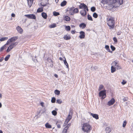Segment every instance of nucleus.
<instances>
[{
	"label": "nucleus",
	"mask_w": 133,
	"mask_h": 133,
	"mask_svg": "<svg viewBox=\"0 0 133 133\" xmlns=\"http://www.w3.org/2000/svg\"><path fill=\"white\" fill-rule=\"evenodd\" d=\"M30 15V14H28V15H24V16L25 17H27L29 18Z\"/></svg>",
	"instance_id": "60"
},
{
	"label": "nucleus",
	"mask_w": 133,
	"mask_h": 133,
	"mask_svg": "<svg viewBox=\"0 0 133 133\" xmlns=\"http://www.w3.org/2000/svg\"><path fill=\"white\" fill-rule=\"evenodd\" d=\"M115 101V99L112 98L108 102V105L109 106L111 105L114 103Z\"/></svg>",
	"instance_id": "5"
},
{
	"label": "nucleus",
	"mask_w": 133,
	"mask_h": 133,
	"mask_svg": "<svg viewBox=\"0 0 133 133\" xmlns=\"http://www.w3.org/2000/svg\"><path fill=\"white\" fill-rule=\"evenodd\" d=\"M18 44V42H15L14 43H12L11 45V46H12L13 47H14L15 46H16V45H17Z\"/></svg>",
	"instance_id": "35"
},
{
	"label": "nucleus",
	"mask_w": 133,
	"mask_h": 133,
	"mask_svg": "<svg viewBox=\"0 0 133 133\" xmlns=\"http://www.w3.org/2000/svg\"><path fill=\"white\" fill-rule=\"evenodd\" d=\"M107 1V0H102L101 1V3L104 4H108V2Z\"/></svg>",
	"instance_id": "36"
},
{
	"label": "nucleus",
	"mask_w": 133,
	"mask_h": 133,
	"mask_svg": "<svg viewBox=\"0 0 133 133\" xmlns=\"http://www.w3.org/2000/svg\"><path fill=\"white\" fill-rule=\"evenodd\" d=\"M105 48L109 52L112 53V51H110V49L109 46L108 45H105Z\"/></svg>",
	"instance_id": "17"
},
{
	"label": "nucleus",
	"mask_w": 133,
	"mask_h": 133,
	"mask_svg": "<svg viewBox=\"0 0 133 133\" xmlns=\"http://www.w3.org/2000/svg\"><path fill=\"white\" fill-rule=\"evenodd\" d=\"M67 131V130L65 128H64V130L63 131L62 133H66Z\"/></svg>",
	"instance_id": "50"
},
{
	"label": "nucleus",
	"mask_w": 133,
	"mask_h": 133,
	"mask_svg": "<svg viewBox=\"0 0 133 133\" xmlns=\"http://www.w3.org/2000/svg\"><path fill=\"white\" fill-rule=\"evenodd\" d=\"M78 8H74V9L73 10V11L75 13H78Z\"/></svg>",
	"instance_id": "42"
},
{
	"label": "nucleus",
	"mask_w": 133,
	"mask_h": 133,
	"mask_svg": "<svg viewBox=\"0 0 133 133\" xmlns=\"http://www.w3.org/2000/svg\"><path fill=\"white\" fill-rule=\"evenodd\" d=\"M11 42L10 41V40H9V39L7 41L5 45L6 46V45H7L9 44V43Z\"/></svg>",
	"instance_id": "58"
},
{
	"label": "nucleus",
	"mask_w": 133,
	"mask_h": 133,
	"mask_svg": "<svg viewBox=\"0 0 133 133\" xmlns=\"http://www.w3.org/2000/svg\"><path fill=\"white\" fill-rule=\"evenodd\" d=\"M74 8V7H72L69 8H68L67 11H69V12L73 11Z\"/></svg>",
	"instance_id": "26"
},
{
	"label": "nucleus",
	"mask_w": 133,
	"mask_h": 133,
	"mask_svg": "<svg viewBox=\"0 0 133 133\" xmlns=\"http://www.w3.org/2000/svg\"><path fill=\"white\" fill-rule=\"evenodd\" d=\"M116 71V68L113 66H112L111 67V73H113Z\"/></svg>",
	"instance_id": "19"
},
{
	"label": "nucleus",
	"mask_w": 133,
	"mask_h": 133,
	"mask_svg": "<svg viewBox=\"0 0 133 133\" xmlns=\"http://www.w3.org/2000/svg\"><path fill=\"white\" fill-rule=\"evenodd\" d=\"M113 40L116 43L117 42V40L116 37H114L113 38Z\"/></svg>",
	"instance_id": "52"
},
{
	"label": "nucleus",
	"mask_w": 133,
	"mask_h": 133,
	"mask_svg": "<svg viewBox=\"0 0 133 133\" xmlns=\"http://www.w3.org/2000/svg\"><path fill=\"white\" fill-rule=\"evenodd\" d=\"M71 119V117H70V118H67L64 124H67Z\"/></svg>",
	"instance_id": "25"
},
{
	"label": "nucleus",
	"mask_w": 133,
	"mask_h": 133,
	"mask_svg": "<svg viewBox=\"0 0 133 133\" xmlns=\"http://www.w3.org/2000/svg\"><path fill=\"white\" fill-rule=\"evenodd\" d=\"M62 123V122L59 120H58V121H57L56 123V124H61Z\"/></svg>",
	"instance_id": "53"
},
{
	"label": "nucleus",
	"mask_w": 133,
	"mask_h": 133,
	"mask_svg": "<svg viewBox=\"0 0 133 133\" xmlns=\"http://www.w3.org/2000/svg\"><path fill=\"white\" fill-rule=\"evenodd\" d=\"M91 129V126L89 123H85L83 124L82 130L84 132H89Z\"/></svg>",
	"instance_id": "2"
},
{
	"label": "nucleus",
	"mask_w": 133,
	"mask_h": 133,
	"mask_svg": "<svg viewBox=\"0 0 133 133\" xmlns=\"http://www.w3.org/2000/svg\"><path fill=\"white\" fill-rule=\"evenodd\" d=\"M53 14L55 16H57L59 15V13L58 12L56 11H54L53 12Z\"/></svg>",
	"instance_id": "29"
},
{
	"label": "nucleus",
	"mask_w": 133,
	"mask_h": 133,
	"mask_svg": "<svg viewBox=\"0 0 133 133\" xmlns=\"http://www.w3.org/2000/svg\"><path fill=\"white\" fill-rule=\"evenodd\" d=\"M63 38L64 39L66 40H69L71 38L70 36L69 35H64Z\"/></svg>",
	"instance_id": "10"
},
{
	"label": "nucleus",
	"mask_w": 133,
	"mask_h": 133,
	"mask_svg": "<svg viewBox=\"0 0 133 133\" xmlns=\"http://www.w3.org/2000/svg\"><path fill=\"white\" fill-rule=\"evenodd\" d=\"M43 11V9L42 8H39L37 10V12H40Z\"/></svg>",
	"instance_id": "24"
},
{
	"label": "nucleus",
	"mask_w": 133,
	"mask_h": 133,
	"mask_svg": "<svg viewBox=\"0 0 133 133\" xmlns=\"http://www.w3.org/2000/svg\"><path fill=\"white\" fill-rule=\"evenodd\" d=\"M96 9V8L94 6L92 7L91 8V10L92 12L95 11Z\"/></svg>",
	"instance_id": "37"
},
{
	"label": "nucleus",
	"mask_w": 133,
	"mask_h": 133,
	"mask_svg": "<svg viewBox=\"0 0 133 133\" xmlns=\"http://www.w3.org/2000/svg\"><path fill=\"white\" fill-rule=\"evenodd\" d=\"M72 115H70V114H69L68 115V116L67 117V118H70V117H71V118H72Z\"/></svg>",
	"instance_id": "59"
},
{
	"label": "nucleus",
	"mask_w": 133,
	"mask_h": 133,
	"mask_svg": "<svg viewBox=\"0 0 133 133\" xmlns=\"http://www.w3.org/2000/svg\"><path fill=\"white\" fill-rule=\"evenodd\" d=\"M28 3L29 8L32 5L33 3V0H27Z\"/></svg>",
	"instance_id": "12"
},
{
	"label": "nucleus",
	"mask_w": 133,
	"mask_h": 133,
	"mask_svg": "<svg viewBox=\"0 0 133 133\" xmlns=\"http://www.w3.org/2000/svg\"><path fill=\"white\" fill-rule=\"evenodd\" d=\"M107 24L109 27V28L110 29H113L115 26V21L114 18L112 17H111L107 19Z\"/></svg>",
	"instance_id": "1"
},
{
	"label": "nucleus",
	"mask_w": 133,
	"mask_h": 133,
	"mask_svg": "<svg viewBox=\"0 0 133 133\" xmlns=\"http://www.w3.org/2000/svg\"><path fill=\"white\" fill-rule=\"evenodd\" d=\"M10 50H11L10 49L9 47L7 48V49L6 50V51L7 52H9Z\"/></svg>",
	"instance_id": "62"
},
{
	"label": "nucleus",
	"mask_w": 133,
	"mask_h": 133,
	"mask_svg": "<svg viewBox=\"0 0 133 133\" xmlns=\"http://www.w3.org/2000/svg\"><path fill=\"white\" fill-rule=\"evenodd\" d=\"M127 123V122L126 121H124L123 124V125H122L123 127L124 128L125 127Z\"/></svg>",
	"instance_id": "46"
},
{
	"label": "nucleus",
	"mask_w": 133,
	"mask_h": 133,
	"mask_svg": "<svg viewBox=\"0 0 133 133\" xmlns=\"http://www.w3.org/2000/svg\"><path fill=\"white\" fill-rule=\"evenodd\" d=\"M65 60L64 61V63L65 65L66 66V68H69V65L67 61L66 60L65 58Z\"/></svg>",
	"instance_id": "30"
},
{
	"label": "nucleus",
	"mask_w": 133,
	"mask_h": 133,
	"mask_svg": "<svg viewBox=\"0 0 133 133\" xmlns=\"http://www.w3.org/2000/svg\"><path fill=\"white\" fill-rule=\"evenodd\" d=\"M16 29L19 33L22 34L23 33V30L20 26H18L16 28Z\"/></svg>",
	"instance_id": "8"
},
{
	"label": "nucleus",
	"mask_w": 133,
	"mask_h": 133,
	"mask_svg": "<svg viewBox=\"0 0 133 133\" xmlns=\"http://www.w3.org/2000/svg\"><path fill=\"white\" fill-rule=\"evenodd\" d=\"M54 93L56 95H58L60 94V91L57 89H56L55 90Z\"/></svg>",
	"instance_id": "22"
},
{
	"label": "nucleus",
	"mask_w": 133,
	"mask_h": 133,
	"mask_svg": "<svg viewBox=\"0 0 133 133\" xmlns=\"http://www.w3.org/2000/svg\"><path fill=\"white\" fill-rule=\"evenodd\" d=\"M84 10H82L80 11V13L82 15L84 16Z\"/></svg>",
	"instance_id": "41"
},
{
	"label": "nucleus",
	"mask_w": 133,
	"mask_h": 133,
	"mask_svg": "<svg viewBox=\"0 0 133 133\" xmlns=\"http://www.w3.org/2000/svg\"><path fill=\"white\" fill-rule=\"evenodd\" d=\"M67 2L65 1H64L61 2V6H64L66 5Z\"/></svg>",
	"instance_id": "16"
},
{
	"label": "nucleus",
	"mask_w": 133,
	"mask_h": 133,
	"mask_svg": "<svg viewBox=\"0 0 133 133\" xmlns=\"http://www.w3.org/2000/svg\"><path fill=\"white\" fill-rule=\"evenodd\" d=\"M6 48V46H5V45H4L1 48L0 51H2L5 48Z\"/></svg>",
	"instance_id": "40"
},
{
	"label": "nucleus",
	"mask_w": 133,
	"mask_h": 133,
	"mask_svg": "<svg viewBox=\"0 0 133 133\" xmlns=\"http://www.w3.org/2000/svg\"><path fill=\"white\" fill-rule=\"evenodd\" d=\"M106 91L105 90H104L100 91L99 93V96L101 97L102 99H103L106 97Z\"/></svg>",
	"instance_id": "4"
},
{
	"label": "nucleus",
	"mask_w": 133,
	"mask_h": 133,
	"mask_svg": "<svg viewBox=\"0 0 133 133\" xmlns=\"http://www.w3.org/2000/svg\"><path fill=\"white\" fill-rule=\"evenodd\" d=\"M118 64L117 62H115V61H114L112 62V66H115Z\"/></svg>",
	"instance_id": "43"
},
{
	"label": "nucleus",
	"mask_w": 133,
	"mask_h": 133,
	"mask_svg": "<svg viewBox=\"0 0 133 133\" xmlns=\"http://www.w3.org/2000/svg\"><path fill=\"white\" fill-rule=\"evenodd\" d=\"M115 68L117 69H121V67L119 66V64L118 63L115 66Z\"/></svg>",
	"instance_id": "44"
},
{
	"label": "nucleus",
	"mask_w": 133,
	"mask_h": 133,
	"mask_svg": "<svg viewBox=\"0 0 133 133\" xmlns=\"http://www.w3.org/2000/svg\"><path fill=\"white\" fill-rule=\"evenodd\" d=\"M86 24L84 23H83L80 24L79 26L80 28H82V29L84 28L86 26Z\"/></svg>",
	"instance_id": "13"
},
{
	"label": "nucleus",
	"mask_w": 133,
	"mask_h": 133,
	"mask_svg": "<svg viewBox=\"0 0 133 133\" xmlns=\"http://www.w3.org/2000/svg\"><path fill=\"white\" fill-rule=\"evenodd\" d=\"M103 86L102 85H100L99 87L98 90H100L102 89H103Z\"/></svg>",
	"instance_id": "48"
},
{
	"label": "nucleus",
	"mask_w": 133,
	"mask_h": 133,
	"mask_svg": "<svg viewBox=\"0 0 133 133\" xmlns=\"http://www.w3.org/2000/svg\"><path fill=\"white\" fill-rule=\"evenodd\" d=\"M128 99V98L127 97H124L123 99V100L124 102H125L127 101Z\"/></svg>",
	"instance_id": "51"
},
{
	"label": "nucleus",
	"mask_w": 133,
	"mask_h": 133,
	"mask_svg": "<svg viewBox=\"0 0 133 133\" xmlns=\"http://www.w3.org/2000/svg\"><path fill=\"white\" fill-rule=\"evenodd\" d=\"M69 12L70 13V14L71 15H73L75 13L73 11H70Z\"/></svg>",
	"instance_id": "61"
},
{
	"label": "nucleus",
	"mask_w": 133,
	"mask_h": 133,
	"mask_svg": "<svg viewBox=\"0 0 133 133\" xmlns=\"http://www.w3.org/2000/svg\"><path fill=\"white\" fill-rule=\"evenodd\" d=\"M52 114L54 116H56L57 115V112L55 110H53L52 111Z\"/></svg>",
	"instance_id": "33"
},
{
	"label": "nucleus",
	"mask_w": 133,
	"mask_h": 133,
	"mask_svg": "<svg viewBox=\"0 0 133 133\" xmlns=\"http://www.w3.org/2000/svg\"><path fill=\"white\" fill-rule=\"evenodd\" d=\"M88 19L90 21H92L93 19L91 16L89 14L88 15Z\"/></svg>",
	"instance_id": "27"
},
{
	"label": "nucleus",
	"mask_w": 133,
	"mask_h": 133,
	"mask_svg": "<svg viewBox=\"0 0 133 133\" xmlns=\"http://www.w3.org/2000/svg\"><path fill=\"white\" fill-rule=\"evenodd\" d=\"M76 31L75 30H72L71 31V33L72 34H74L75 33Z\"/></svg>",
	"instance_id": "63"
},
{
	"label": "nucleus",
	"mask_w": 133,
	"mask_h": 133,
	"mask_svg": "<svg viewBox=\"0 0 133 133\" xmlns=\"http://www.w3.org/2000/svg\"><path fill=\"white\" fill-rule=\"evenodd\" d=\"M80 35L79 36V37L81 39L84 38L85 37V33L83 31H81L79 32Z\"/></svg>",
	"instance_id": "6"
},
{
	"label": "nucleus",
	"mask_w": 133,
	"mask_h": 133,
	"mask_svg": "<svg viewBox=\"0 0 133 133\" xmlns=\"http://www.w3.org/2000/svg\"><path fill=\"white\" fill-rule=\"evenodd\" d=\"M87 6L84 3H82L80 4L79 5V8L80 9H84Z\"/></svg>",
	"instance_id": "11"
},
{
	"label": "nucleus",
	"mask_w": 133,
	"mask_h": 133,
	"mask_svg": "<svg viewBox=\"0 0 133 133\" xmlns=\"http://www.w3.org/2000/svg\"><path fill=\"white\" fill-rule=\"evenodd\" d=\"M121 33H122V32L120 31H118L117 32V34L118 35H120L121 34Z\"/></svg>",
	"instance_id": "56"
},
{
	"label": "nucleus",
	"mask_w": 133,
	"mask_h": 133,
	"mask_svg": "<svg viewBox=\"0 0 133 133\" xmlns=\"http://www.w3.org/2000/svg\"><path fill=\"white\" fill-rule=\"evenodd\" d=\"M45 127L47 128H51L52 127L51 125L47 123L45 124Z\"/></svg>",
	"instance_id": "18"
},
{
	"label": "nucleus",
	"mask_w": 133,
	"mask_h": 133,
	"mask_svg": "<svg viewBox=\"0 0 133 133\" xmlns=\"http://www.w3.org/2000/svg\"><path fill=\"white\" fill-rule=\"evenodd\" d=\"M56 103L59 104H61L62 103V101L60 99H57L56 100Z\"/></svg>",
	"instance_id": "38"
},
{
	"label": "nucleus",
	"mask_w": 133,
	"mask_h": 133,
	"mask_svg": "<svg viewBox=\"0 0 133 133\" xmlns=\"http://www.w3.org/2000/svg\"><path fill=\"white\" fill-rule=\"evenodd\" d=\"M4 59V58L2 57L0 59V62H2Z\"/></svg>",
	"instance_id": "64"
},
{
	"label": "nucleus",
	"mask_w": 133,
	"mask_h": 133,
	"mask_svg": "<svg viewBox=\"0 0 133 133\" xmlns=\"http://www.w3.org/2000/svg\"><path fill=\"white\" fill-rule=\"evenodd\" d=\"M110 48H111V49L112 51H114L115 50V49H116L115 48L114 46H113L112 45H111Z\"/></svg>",
	"instance_id": "47"
},
{
	"label": "nucleus",
	"mask_w": 133,
	"mask_h": 133,
	"mask_svg": "<svg viewBox=\"0 0 133 133\" xmlns=\"http://www.w3.org/2000/svg\"><path fill=\"white\" fill-rule=\"evenodd\" d=\"M8 38V37H3L1 38L0 39V41H2L7 40Z\"/></svg>",
	"instance_id": "28"
},
{
	"label": "nucleus",
	"mask_w": 133,
	"mask_h": 133,
	"mask_svg": "<svg viewBox=\"0 0 133 133\" xmlns=\"http://www.w3.org/2000/svg\"><path fill=\"white\" fill-rule=\"evenodd\" d=\"M70 17L67 16H65L64 17V20L67 21H70Z\"/></svg>",
	"instance_id": "21"
},
{
	"label": "nucleus",
	"mask_w": 133,
	"mask_h": 133,
	"mask_svg": "<svg viewBox=\"0 0 133 133\" xmlns=\"http://www.w3.org/2000/svg\"><path fill=\"white\" fill-rule=\"evenodd\" d=\"M10 57V55H7L5 58L4 59L5 61H7L8 60Z\"/></svg>",
	"instance_id": "31"
},
{
	"label": "nucleus",
	"mask_w": 133,
	"mask_h": 133,
	"mask_svg": "<svg viewBox=\"0 0 133 133\" xmlns=\"http://www.w3.org/2000/svg\"><path fill=\"white\" fill-rule=\"evenodd\" d=\"M56 100V98L55 97H54L52 98L51 101L52 103H54L55 102Z\"/></svg>",
	"instance_id": "34"
},
{
	"label": "nucleus",
	"mask_w": 133,
	"mask_h": 133,
	"mask_svg": "<svg viewBox=\"0 0 133 133\" xmlns=\"http://www.w3.org/2000/svg\"><path fill=\"white\" fill-rule=\"evenodd\" d=\"M42 17L46 19L47 17V14L44 12H43L42 13Z\"/></svg>",
	"instance_id": "14"
},
{
	"label": "nucleus",
	"mask_w": 133,
	"mask_h": 133,
	"mask_svg": "<svg viewBox=\"0 0 133 133\" xmlns=\"http://www.w3.org/2000/svg\"><path fill=\"white\" fill-rule=\"evenodd\" d=\"M65 30L67 31H69L70 30V27L69 26H65Z\"/></svg>",
	"instance_id": "32"
},
{
	"label": "nucleus",
	"mask_w": 133,
	"mask_h": 133,
	"mask_svg": "<svg viewBox=\"0 0 133 133\" xmlns=\"http://www.w3.org/2000/svg\"><path fill=\"white\" fill-rule=\"evenodd\" d=\"M93 16L95 18H96L98 17V15L96 12H94L93 15Z\"/></svg>",
	"instance_id": "39"
},
{
	"label": "nucleus",
	"mask_w": 133,
	"mask_h": 133,
	"mask_svg": "<svg viewBox=\"0 0 133 133\" xmlns=\"http://www.w3.org/2000/svg\"><path fill=\"white\" fill-rule=\"evenodd\" d=\"M107 1L108 2V4L109 6L112 8L114 7L116 8L118 7L117 5H115L117 3V2L116 0H107Z\"/></svg>",
	"instance_id": "3"
},
{
	"label": "nucleus",
	"mask_w": 133,
	"mask_h": 133,
	"mask_svg": "<svg viewBox=\"0 0 133 133\" xmlns=\"http://www.w3.org/2000/svg\"><path fill=\"white\" fill-rule=\"evenodd\" d=\"M90 114L91 115L93 118H95L96 119H98L99 117L98 114L91 113L90 112Z\"/></svg>",
	"instance_id": "9"
},
{
	"label": "nucleus",
	"mask_w": 133,
	"mask_h": 133,
	"mask_svg": "<svg viewBox=\"0 0 133 133\" xmlns=\"http://www.w3.org/2000/svg\"><path fill=\"white\" fill-rule=\"evenodd\" d=\"M56 26V24H51L50 26V27L51 28H54Z\"/></svg>",
	"instance_id": "45"
},
{
	"label": "nucleus",
	"mask_w": 133,
	"mask_h": 133,
	"mask_svg": "<svg viewBox=\"0 0 133 133\" xmlns=\"http://www.w3.org/2000/svg\"><path fill=\"white\" fill-rule=\"evenodd\" d=\"M70 125H71L70 123H69V124H68L67 125L66 127H65L64 128H65V129H66L67 130L68 129L69 127L70 126Z\"/></svg>",
	"instance_id": "49"
},
{
	"label": "nucleus",
	"mask_w": 133,
	"mask_h": 133,
	"mask_svg": "<svg viewBox=\"0 0 133 133\" xmlns=\"http://www.w3.org/2000/svg\"><path fill=\"white\" fill-rule=\"evenodd\" d=\"M127 82L124 80H123L122 82V83L123 85L125 84Z\"/></svg>",
	"instance_id": "55"
},
{
	"label": "nucleus",
	"mask_w": 133,
	"mask_h": 133,
	"mask_svg": "<svg viewBox=\"0 0 133 133\" xmlns=\"http://www.w3.org/2000/svg\"><path fill=\"white\" fill-rule=\"evenodd\" d=\"M123 3V0H118V2H117V3L118 4V5H117L118 6H119L120 5L122 4Z\"/></svg>",
	"instance_id": "23"
},
{
	"label": "nucleus",
	"mask_w": 133,
	"mask_h": 133,
	"mask_svg": "<svg viewBox=\"0 0 133 133\" xmlns=\"http://www.w3.org/2000/svg\"><path fill=\"white\" fill-rule=\"evenodd\" d=\"M30 19H35L36 18V17L35 15L34 14H30Z\"/></svg>",
	"instance_id": "20"
},
{
	"label": "nucleus",
	"mask_w": 133,
	"mask_h": 133,
	"mask_svg": "<svg viewBox=\"0 0 133 133\" xmlns=\"http://www.w3.org/2000/svg\"><path fill=\"white\" fill-rule=\"evenodd\" d=\"M105 131L106 133H109L111 131V129L109 127H107L105 129Z\"/></svg>",
	"instance_id": "15"
},
{
	"label": "nucleus",
	"mask_w": 133,
	"mask_h": 133,
	"mask_svg": "<svg viewBox=\"0 0 133 133\" xmlns=\"http://www.w3.org/2000/svg\"><path fill=\"white\" fill-rule=\"evenodd\" d=\"M69 114H70V115H72L73 114V111L72 110H70Z\"/></svg>",
	"instance_id": "54"
},
{
	"label": "nucleus",
	"mask_w": 133,
	"mask_h": 133,
	"mask_svg": "<svg viewBox=\"0 0 133 133\" xmlns=\"http://www.w3.org/2000/svg\"><path fill=\"white\" fill-rule=\"evenodd\" d=\"M56 124L57 125V127L59 128H61V125H60V124Z\"/></svg>",
	"instance_id": "57"
},
{
	"label": "nucleus",
	"mask_w": 133,
	"mask_h": 133,
	"mask_svg": "<svg viewBox=\"0 0 133 133\" xmlns=\"http://www.w3.org/2000/svg\"><path fill=\"white\" fill-rule=\"evenodd\" d=\"M18 38V36H16L11 37L9 39L11 42L15 41Z\"/></svg>",
	"instance_id": "7"
}]
</instances>
